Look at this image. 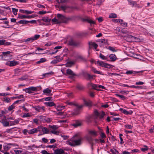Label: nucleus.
Returning <instances> with one entry per match:
<instances>
[{
  "label": "nucleus",
  "mask_w": 154,
  "mask_h": 154,
  "mask_svg": "<svg viewBox=\"0 0 154 154\" xmlns=\"http://www.w3.org/2000/svg\"><path fill=\"white\" fill-rule=\"evenodd\" d=\"M42 20L45 22H49L50 21L51 19H49L48 17H43L42 19Z\"/></svg>",
  "instance_id": "nucleus-40"
},
{
  "label": "nucleus",
  "mask_w": 154,
  "mask_h": 154,
  "mask_svg": "<svg viewBox=\"0 0 154 154\" xmlns=\"http://www.w3.org/2000/svg\"><path fill=\"white\" fill-rule=\"evenodd\" d=\"M41 153L42 154H50L47 151L45 150H43L41 152Z\"/></svg>",
  "instance_id": "nucleus-63"
},
{
  "label": "nucleus",
  "mask_w": 154,
  "mask_h": 154,
  "mask_svg": "<svg viewBox=\"0 0 154 154\" xmlns=\"http://www.w3.org/2000/svg\"><path fill=\"white\" fill-rule=\"evenodd\" d=\"M130 87H132V88H135L138 89H142L143 87L140 86H135L134 85H131Z\"/></svg>",
  "instance_id": "nucleus-55"
},
{
  "label": "nucleus",
  "mask_w": 154,
  "mask_h": 154,
  "mask_svg": "<svg viewBox=\"0 0 154 154\" xmlns=\"http://www.w3.org/2000/svg\"><path fill=\"white\" fill-rule=\"evenodd\" d=\"M92 71L94 72L95 73H96L97 74H100L101 75H103L102 73V72H101L100 71H97L96 70L95 68H92Z\"/></svg>",
  "instance_id": "nucleus-26"
},
{
  "label": "nucleus",
  "mask_w": 154,
  "mask_h": 154,
  "mask_svg": "<svg viewBox=\"0 0 154 154\" xmlns=\"http://www.w3.org/2000/svg\"><path fill=\"white\" fill-rule=\"evenodd\" d=\"M108 49L113 52H116V51L114 48L111 46L109 47Z\"/></svg>",
  "instance_id": "nucleus-54"
},
{
  "label": "nucleus",
  "mask_w": 154,
  "mask_h": 154,
  "mask_svg": "<svg viewBox=\"0 0 154 154\" xmlns=\"http://www.w3.org/2000/svg\"><path fill=\"white\" fill-rule=\"evenodd\" d=\"M147 98L151 100H154V91L147 93Z\"/></svg>",
  "instance_id": "nucleus-9"
},
{
  "label": "nucleus",
  "mask_w": 154,
  "mask_h": 154,
  "mask_svg": "<svg viewBox=\"0 0 154 154\" xmlns=\"http://www.w3.org/2000/svg\"><path fill=\"white\" fill-rule=\"evenodd\" d=\"M89 45L90 49H91L92 47H94L95 49H96L98 47L97 45L94 42H89Z\"/></svg>",
  "instance_id": "nucleus-12"
},
{
  "label": "nucleus",
  "mask_w": 154,
  "mask_h": 154,
  "mask_svg": "<svg viewBox=\"0 0 154 154\" xmlns=\"http://www.w3.org/2000/svg\"><path fill=\"white\" fill-rule=\"evenodd\" d=\"M52 21L54 22H56L57 24L60 23V22H59V21L58 19V18L57 19L56 18H54L52 19Z\"/></svg>",
  "instance_id": "nucleus-37"
},
{
  "label": "nucleus",
  "mask_w": 154,
  "mask_h": 154,
  "mask_svg": "<svg viewBox=\"0 0 154 154\" xmlns=\"http://www.w3.org/2000/svg\"><path fill=\"white\" fill-rule=\"evenodd\" d=\"M57 17L59 22L61 23H67L69 21L74 20L75 18V16H71L70 17H66L63 15L58 14L57 15Z\"/></svg>",
  "instance_id": "nucleus-2"
},
{
  "label": "nucleus",
  "mask_w": 154,
  "mask_h": 154,
  "mask_svg": "<svg viewBox=\"0 0 154 154\" xmlns=\"http://www.w3.org/2000/svg\"><path fill=\"white\" fill-rule=\"evenodd\" d=\"M88 87H89L90 86H91L94 88L98 91H101V90L100 89H97V88L98 87L99 88H101L103 89H105V88L104 86L101 85H98V87H97V85L91 83H88Z\"/></svg>",
  "instance_id": "nucleus-5"
},
{
  "label": "nucleus",
  "mask_w": 154,
  "mask_h": 154,
  "mask_svg": "<svg viewBox=\"0 0 154 154\" xmlns=\"http://www.w3.org/2000/svg\"><path fill=\"white\" fill-rule=\"evenodd\" d=\"M133 41H134L136 42H141L143 41V39L140 38L139 37H135L134 36Z\"/></svg>",
  "instance_id": "nucleus-21"
},
{
  "label": "nucleus",
  "mask_w": 154,
  "mask_h": 154,
  "mask_svg": "<svg viewBox=\"0 0 154 154\" xmlns=\"http://www.w3.org/2000/svg\"><path fill=\"white\" fill-rule=\"evenodd\" d=\"M51 92V90L49 89L48 88H47L43 91V93L46 94H50Z\"/></svg>",
  "instance_id": "nucleus-25"
},
{
  "label": "nucleus",
  "mask_w": 154,
  "mask_h": 154,
  "mask_svg": "<svg viewBox=\"0 0 154 154\" xmlns=\"http://www.w3.org/2000/svg\"><path fill=\"white\" fill-rule=\"evenodd\" d=\"M127 0L129 3V5L131 6L132 7H133L134 6L136 7L137 5H138V4H137V2L135 1H133L132 0Z\"/></svg>",
  "instance_id": "nucleus-14"
},
{
  "label": "nucleus",
  "mask_w": 154,
  "mask_h": 154,
  "mask_svg": "<svg viewBox=\"0 0 154 154\" xmlns=\"http://www.w3.org/2000/svg\"><path fill=\"white\" fill-rule=\"evenodd\" d=\"M11 44V43L9 42H7L4 39L0 40V45H9Z\"/></svg>",
  "instance_id": "nucleus-13"
},
{
  "label": "nucleus",
  "mask_w": 154,
  "mask_h": 154,
  "mask_svg": "<svg viewBox=\"0 0 154 154\" xmlns=\"http://www.w3.org/2000/svg\"><path fill=\"white\" fill-rule=\"evenodd\" d=\"M11 53V52L9 51H8L6 52H2V54L3 55L6 57L8 56V55Z\"/></svg>",
  "instance_id": "nucleus-48"
},
{
  "label": "nucleus",
  "mask_w": 154,
  "mask_h": 154,
  "mask_svg": "<svg viewBox=\"0 0 154 154\" xmlns=\"http://www.w3.org/2000/svg\"><path fill=\"white\" fill-rule=\"evenodd\" d=\"M109 57L111 61L113 62L116 60L117 57L114 54H111L109 56Z\"/></svg>",
  "instance_id": "nucleus-19"
},
{
  "label": "nucleus",
  "mask_w": 154,
  "mask_h": 154,
  "mask_svg": "<svg viewBox=\"0 0 154 154\" xmlns=\"http://www.w3.org/2000/svg\"><path fill=\"white\" fill-rule=\"evenodd\" d=\"M77 88L79 90H81L83 88V86L80 84H78L77 86Z\"/></svg>",
  "instance_id": "nucleus-49"
},
{
  "label": "nucleus",
  "mask_w": 154,
  "mask_h": 154,
  "mask_svg": "<svg viewBox=\"0 0 154 154\" xmlns=\"http://www.w3.org/2000/svg\"><path fill=\"white\" fill-rule=\"evenodd\" d=\"M105 115V112L103 111H102L101 114H100L99 116H99V118L100 119H102L103 118Z\"/></svg>",
  "instance_id": "nucleus-39"
},
{
  "label": "nucleus",
  "mask_w": 154,
  "mask_h": 154,
  "mask_svg": "<svg viewBox=\"0 0 154 154\" xmlns=\"http://www.w3.org/2000/svg\"><path fill=\"white\" fill-rule=\"evenodd\" d=\"M34 41L32 37L28 38L25 40L24 42L26 43H31Z\"/></svg>",
  "instance_id": "nucleus-29"
},
{
  "label": "nucleus",
  "mask_w": 154,
  "mask_h": 154,
  "mask_svg": "<svg viewBox=\"0 0 154 154\" xmlns=\"http://www.w3.org/2000/svg\"><path fill=\"white\" fill-rule=\"evenodd\" d=\"M144 147H145V148H142L141 149V150L143 151V152H145L146 151L148 150V147L147 146H145Z\"/></svg>",
  "instance_id": "nucleus-59"
},
{
  "label": "nucleus",
  "mask_w": 154,
  "mask_h": 154,
  "mask_svg": "<svg viewBox=\"0 0 154 154\" xmlns=\"http://www.w3.org/2000/svg\"><path fill=\"white\" fill-rule=\"evenodd\" d=\"M38 129H41L42 131L43 132L42 134H48L49 133V130L46 127H42L41 126L38 127Z\"/></svg>",
  "instance_id": "nucleus-10"
},
{
  "label": "nucleus",
  "mask_w": 154,
  "mask_h": 154,
  "mask_svg": "<svg viewBox=\"0 0 154 154\" xmlns=\"http://www.w3.org/2000/svg\"><path fill=\"white\" fill-rule=\"evenodd\" d=\"M82 138L75 135L66 142V144L71 146H75L82 144Z\"/></svg>",
  "instance_id": "nucleus-1"
},
{
  "label": "nucleus",
  "mask_w": 154,
  "mask_h": 154,
  "mask_svg": "<svg viewBox=\"0 0 154 154\" xmlns=\"http://www.w3.org/2000/svg\"><path fill=\"white\" fill-rule=\"evenodd\" d=\"M14 151L16 154H19L21 153L22 152V151L20 150H18L16 149H15L14 150Z\"/></svg>",
  "instance_id": "nucleus-60"
},
{
  "label": "nucleus",
  "mask_w": 154,
  "mask_h": 154,
  "mask_svg": "<svg viewBox=\"0 0 154 154\" xmlns=\"http://www.w3.org/2000/svg\"><path fill=\"white\" fill-rule=\"evenodd\" d=\"M116 95L119 97L121 98L122 100H124L125 99V97L123 95H120L118 94H116Z\"/></svg>",
  "instance_id": "nucleus-53"
},
{
  "label": "nucleus",
  "mask_w": 154,
  "mask_h": 154,
  "mask_svg": "<svg viewBox=\"0 0 154 154\" xmlns=\"http://www.w3.org/2000/svg\"><path fill=\"white\" fill-rule=\"evenodd\" d=\"M42 140L45 143H47L48 141V139H46L45 137L43 138L42 139Z\"/></svg>",
  "instance_id": "nucleus-64"
},
{
  "label": "nucleus",
  "mask_w": 154,
  "mask_h": 154,
  "mask_svg": "<svg viewBox=\"0 0 154 154\" xmlns=\"http://www.w3.org/2000/svg\"><path fill=\"white\" fill-rule=\"evenodd\" d=\"M18 23L20 24H27V21L26 20H20L18 22Z\"/></svg>",
  "instance_id": "nucleus-43"
},
{
  "label": "nucleus",
  "mask_w": 154,
  "mask_h": 154,
  "mask_svg": "<svg viewBox=\"0 0 154 154\" xmlns=\"http://www.w3.org/2000/svg\"><path fill=\"white\" fill-rule=\"evenodd\" d=\"M124 126L125 128L127 129H131L133 128V126L131 125H125Z\"/></svg>",
  "instance_id": "nucleus-50"
},
{
  "label": "nucleus",
  "mask_w": 154,
  "mask_h": 154,
  "mask_svg": "<svg viewBox=\"0 0 154 154\" xmlns=\"http://www.w3.org/2000/svg\"><path fill=\"white\" fill-rule=\"evenodd\" d=\"M75 106H76V107L74 109L72 114L73 115H77L80 113L81 109L84 106V105H79L78 104H75Z\"/></svg>",
  "instance_id": "nucleus-3"
},
{
  "label": "nucleus",
  "mask_w": 154,
  "mask_h": 154,
  "mask_svg": "<svg viewBox=\"0 0 154 154\" xmlns=\"http://www.w3.org/2000/svg\"><path fill=\"white\" fill-rule=\"evenodd\" d=\"M33 108L38 112H44L45 110V107L43 106L40 107L37 106Z\"/></svg>",
  "instance_id": "nucleus-11"
},
{
  "label": "nucleus",
  "mask_w": 154,
  "mask_h": 154,
  "mask_svg": "<svg viewBox=\"0 0 154 154\" xmlns=\"http://www.w3.org/2000/svg\"><path fill=\"white\" fill-rule=\"evenodd\" d=\"M85 20L87 21L88 23H90L91 24H95V22L94 21L91 20L89 18H87L85 19Z\"/></svg>",
  "instance_id": "nucleus-31"
},
{
  "label": "nucleus",
  "mask_w": 154,
  "mask_h": 154,
  "mask_svg": "<svg viewBox=\"0 0 154 154\" xmlns=\"http://www.w3.org/2000/svg\"><path fill=\"white\" fill-rule=\"evenodd\" d=\"M80 43L79 41H76L71 39L69 42V44L73 46H77L79 45Z\"/></svg>",
  "instance_id": "nucleus-6"
},
{
  "label": "nucleus",
  "mask_w": 154,
  "mask_h": 154,
  "mask_svg": "<svg viewBox=\"0 0 154 154\" xmlns=\"http://www.w3.org/2000/svg\"><path fill=\"white\" fill-rule=\"evenodd\" d=\"M31 115L29 114L28 113H24L23 116L22 117L23 118L27 117H28L31 116Z\"/></svg>",
  "instance_id": "nucleus-58"
},
{
  "label": "nucleus",
  "mask_w": 154,
  "mask_h": 154,
  "mask_svg": "<svg viewBox=\"0 0 154 154\" xmlns=\"http://www.w3.org/2000/svg\"><path fill=\"white\" fill-rule=\"evenodd\" d=\"M12 9L13 14L14 15H16L17 14V12L18 11V9L14 8H12Z\"/></svg>",
  "instance_id": "nucleus-41"
},
{
  "label": "nucleus",
  "mask_w": 154,
  "mask_h": 154,
  "mask_svg": "<svg viewBox=\"0 0 154 154\" xmlns=\"http://www.w3.org/2000/svg\"><path fill=\"white\" fill-rule=\"evenodd\" d=\"M19 122V119H15L14 121L10 122V126L18 124Z\"/></svg>",
  "instance_id": "nucleus-22"
},
{
  "label": "nucleus",
  "mask_w": 154,
  "mask_h": 154,
  "mask_svg": "<svg viewBox=\"0 0 154 154\" xmlns=\"http://www.w3.org/2000/svg\"><path fill=\"white\" fill-rule=\"evenodd\" d=\"M24 11H25V13H26L27 14H31L33 13L34 12V11H28V10H25Z\"/></svg>",
  "instance_id": "nucleus-61"
},
{
  "label": "nucleus",
  "mask_w": 154,
  "mask_h": 154,
  "mask_svg": "<svg viewBox=\"0 0 154 154\" xmlns=\"http://www.w3.org/2000/svg\"><path fill=\"white\" fill-rule=\"evenodd\" d=\"M46 105L49 106H52L55 105V104L53 102H48L46 103Z\"/></svg>",
  "instance_id": "nucleus-32"
},
{
  "label": "nucleus",
  "mask_w": 154,
  "mask_h": 154,
  "mask_svg": "<svg viewBox=\"0 0 154 154\" xmlns=\"http://www.w3.org/2000/svg\"><path fill=\"white\" fill-rule=\"evenodd\" d=\"M11 61V66H15L18 64V62L14 60Z\"/></svg>",
  "instance_id": "nucleus-27"
},
{
  "label": "nucleus",
  "mask_w": 154,
  "mask_h": 154,
  "mask_svg": "<svg viewBox=\"0 0 154 154\" xmlns=\"http://www.w3.org/2000/svg\"><path fill=\"white\" fill-rule=\"evenodd\" d=\"M3 99L4 101L6 103H8L11 102L10 98L8 97H5Z\"/></svg>",
  "instance_id": "nucleus-38"
},
{
  "label": "nucleus",
  "mask_w": 154,
  "mask_h": 154,
  "mask_svg": "<svg viewBox=\"0 0 154 154\" xmlns=\"http://www.w3.org/2000/svg\"><path fill=\"white\" fill-rule=\"evenodd\" d=\"M99 42L102 43L103 45H106L108 44L107 40L105 39H101L100 40Z\"/></svg>",
  "instance_id": "nucleus-30"
},
{
  "label": "nucleus",
  "mask_w": 154,
  "mask_h": 154,
  "mask_svg": "<svg viewBox=\"0 0 154 154\" xmlns=\"http://www.w3.org/2000/svg\"><path fill=\"white\" fill-rule=\"evenodd\" d=\"M55 58H56V60L57 62L60 61L63 59V57H60L59 56H56Z\"/></svg>",
  "instance_id": "nucleus-52"
},
{
  "label": "nucleus",
  "mask_w": 154,
  "mask_h": 154,
  "mask_svg": "<svg viewBox=\"0 0 154 154\" xmlns=\"http://www.w3.org/2000/svg\"><path fill=\"white\" fill-rule=\"evenodd\" d=\"M2 123L4 126L6 127L10 125V122L6 121H4L2 122Z\"/></svg>",
  "instance_id": "nucleus-33"
},
{
  "label": "nucleus",
  "mask_w": 154,
  "mask_h": 154,
  "mask_svg": "<svg viewBox=\"0 0 154 154\" xmlns=\"http://www.w3.org/2000/svg\"><path fill=\"white\" fill-rule=\"evenodd\" d=\"M109 17L110 18H114L117 17V15L114 13H111L109 16Z\"/></svg>",
  "instance_id": "nucleus-34"
},
{
  "label": "nucleus",
  "mask_w": 154,
  "mask_h": 154,
  "mask_svg": "<svg viewBox=\"0 0 154 154\" xmlns=\"http://www.w3.org/2000/svg\"><path fill=\"white\" fill-rule=\"evenodd\" d=\"M134 36L130 35H127L124 36V39L127 41L130 42L133 41Z\"/></svg>",
  "instance_id": "nucleus-8"
},
{
  "label": "nucleus",
  "mask_w": 154,
  "mask_h": 154,
  "mask_svg": "<svg viewBox=\"0 0 154 154\" xmlns=\"http://www.w3.org/2000/svg\"><path fill=\"white\" fill-rule=\"evenodd\" d=\"M40 37V35H35L33 37H32L34 41H35L36 40L38 39Z\"/></svg>",
  "instance_id": "nucleus-47"
},
{
  "label": "nucleus",
  "mask_w": 154,
  "mask_h": 154,
  "mask_svg": "<svg viewBox=\"0 0 154 154\" xmlns=\"http://www.w3.org/2000/svg\"><path fill=\"white\" fill-rule=\"evenodd\" d=\"M46 59L45 58H41L40 60L37 62V64H39L45 62L46 61Z\"/></svg>",
  "instance_id": "nucleus-36"
},
{
  "label": "nucleus",
  "mask_w": 154,
  "mask_h": 154,
  "mask_svg": "<svg viewBox=\"0 0 154 154\" xmlns=\"http://www.w3.org/2000/svg\"><path fill=\"white\" fill-rule=\"evenodd\" d=\"M66 73L67 74L71 75L69 78H72L75 75L73 73V71L70 69H68L66 70Z\"/></svg>",
  "instance_id": "nucleus-16"
},
{
  "label": "nucleus",
  "mask_w": 154,
  "mask_h": 154,
  "mask_svg": "<svg viewBox=\"0 0 154 154\" xmlns=\"http://www.w3.org/2000/svg\"><path fill=\"white\" fill-rule=\"evenodd\" d=\"M74 64V62L72 61H69L66 64V66L68 67H71Z\"/></svg>",
  "instance_id": "nucleus-46"
},
{
  "label": "nucleus",
  "mask_w": 154,
  "mask_h": 154,
  "mask_svg": "<svg viewBox=\"0 0 154 154\" xmlns=\"http://www.w3.org/2000/svg\"><path fill=\"white\" fill-rule=\"evenodd\" d=\"M72 125L75 127H77L81 125V123L78 120H76L75 122L73 123Z\"/></svg>",
  "instance_id": "nucleus-18"
},
{
  "label": "nucleus",
  "mask_w": 154,
  "mask_h": 154,
  "mask_svg": "<svg viewBox=\"0 0 154 154\" xmlns=\"http://www.w3.org/2000/svg\"><path fill=\"white\" fill-rule=\"evenodd\" d=\"M27 79V76L26 75H24L22 77L19 78L18 79L19 80L23 81Z\"/></svg>",
  "instance_id": "nucleus-42"
},
{
  "label": "nucleus",
  "mask_w": 154,
  "mask_h": 154,
  "mask_svg": "<svg viewBox=\"0 0 154 154\" xmlns=\"http://www.w3.org/2000/svg\"><path fill=\"white\" fill-rule=\"evenodd\" d=\"M100 57L103 60H106L107 59V58L106 56H104L101 53H100Z\"/></svg>",
  "instance_id": "nucleus-44"
},
{
  "label": "nucleus",
  "mask_w": 154,
  "mask_h": 154,
  "mask_svg": "<svg viewBox=\"0 0 154 154\" xmlns=\"http://www.w3.org/2000/svg\"><path fill=\"white\" fill-rule=\"evenodd\" d=\"M65 107V106H57L56 109L58 111H59L62 109H64V108Z\"/></svg>",
  "instance_id": "nucleus-57"
},
{
  "label": "nucleus",
  "mask_w": 154,
  "mask_h": 154,
  "mask_svg": "<svg viewBox=\"0 0 154 154\" xmlns=\"http://www.w3.org/2000/svg\"><path fill=\"white\" fill-rule=\"evenodd\" d=\"M40 119L39 121L41 122H45V117L42 116H39L38 117Z\"/></svg>",
  "instance_id": "nucleus-28"
},
{
  "label": "nucleus",
  "mask_w": 154,
  "mask_h": 154,
  "mask_svg": "<svg viewBox=\"0 0 154 154\" xmlns=\"http://www.w3.org/2000/svg\"><path fill=\"white\" fill-rule=\"evenodd\" d=\"M49 126L50 127V128H51L54 130L57 129L58 128V127L56 125H53L52 126H51V125H49Z\"/></svg>",
  "instance_id": "nucleus-51"
},
{
  "label": "nucleus",
  "mask_w": 154,
  "mask_h": 154,
  "mask_svg": "<svg viewBox=\"0 0 154 154\" xmlns=\"http://www.w3.org/2000/svg\"><path fill=\"white\" fill-rule=\"evenodd\" d=\"M30 16H26L24 15H22L20 16V17L21 19H24L29 18Z\"/></svg>",
  "instance_id": "nucleus-62"
},
{
  "label": "nucleus",
  "mask_w": 154,
  "mask_h": 154,
  "mask_svg": "<svg viewBox=\"0 0 154 154\" xmlns=\"http://www.w3.org/2000/svg\"><path fill=\"white\" fill-rule=\"evenodd\" d=\"M134 72H135L133 71L129 70L126 72L125 73L127 75H130L134 73Z\"/></svg>",
  "instance_id": "nucleus-56"
},
{
  "label": "nucleus",
  "mask_w": 154,
  "mask_h": 154,
  "mask_svg": "<svg viewBox=\"0 0 154 154\" xmlns=\"http://www.w3.org/2000/svg\"><path fill=\"white\" fill-rule=\"evenodd\" d=\"M15 107V105L13 104V103L12 105L9 106L8 109V110L9 111H11Z\"/></svg>",
  "instance_id": "nucleus-45"
},
{
  "label": "nucleus",
  "mask_w": 154,
  "mask_h": 154,
  "mask_svg": "<svg viewBox=\"0 0 154 154\" xmlns=\"http://www.w3.org/2000/svg\"><path fill=\"white\" fill-rule=\"evenodd\" d=\"M97 63L99 64L100 66L106 68H109L110 67V65L108 64L105 63L101 61H97Z\"/></svg>",
  "instance_id": "nucleus-7"
},
{
  "label": "nucleus",
  "mask_w": 154,
  "mask_h": 154,
  "mask_svg": "<svg viewBox=\"0 0 154 154\" xmlns=\"http://www.w3.org/2000/svg\"><path fill=\"white\" fill-rule=\"evenodd\" d=\"M55 154H64V151L61 149H57L54 150Z\"/></svg>",
  "instance_id": "nucleus-15"
},
{
  "label": "nucleus",
  "mask_w": 154,
  "mask_h": 154,
  "mask_svg": "<svg viewBox=\"0 0 154 154\" xmlns=\"http://www.w3.org/2000/svg\"><path fill=\"white\" fill-rule=\"evenodd\" d=\"M54 74V72L52 71H51L50 72L46 73L44 74L43 75L46 77H48L49 75H53Z\"/></svg>",
  "instance_id": "nucleus-35"
},
{
  "label": "nucleus",
  "mask_w": 154,
  "mask_h": 154,
  "mask_svg": "<svg viewBox=\"0 0 154 154\" xmlns=\"http://www.w3.org/2000/svg\"><path fill=\"white\" fill-rule=\"evenodd\" d=\"M23 90L26 93L31 94L33 93V91H37V87H32L24 89Z\"/></svg>",
  "instance_id": "nucleus-4"
},
{
  "label": "nucleus",
  "mask_w": 154,
  "mask_h": 154,
  "mask_svg": "<svg viewBox=\"0 0 154 154\" xmlns=\"http://www.w3.org/2000/svg\"><path fill=\"white\" fill-rule=\"evenodd\" d=\"M120 110L122 111V112L124 113L125 114H131L132 112H129L127 111L125 109H123L122 108H120Z\"/></svg>",
  "instance_id": "nucleus-23"
},
{
  "label": "nucleus",
  "mask_w": 154,
  "mask_h": 154,
  "mask_svg": "<svg viewBox=\"0 0 154 154\" xmlns=\"http://www.w3.org/2000/svg\"><path fill=\"white\" fill-rule=\"evenodd\" d=\"M84 104L87 106H91L92 105L91 102L90 100L88 101L85 100H84Z\"/></svg>",
  "instance_id": "nucleus-24"
},
{
  "label": "nucleus",
  "mask_w": 154,
  "mask_h": 154,
  "mask_svg": "<svg viewBox=\"0 0 154 154\" xmlns=\"http://www.w3.org/2000/svg\"><path fill=\"white\" fill-rule=\"evenodd\" d=\"M89 134L90 135L94 137H95L97 135V132L95 130H91L89 131Z\"/></svg>",
  "instance_id": "nucleus-17"
},
{
  "label": "nucleus",
  "mask_w": 154,
  "mask_h": 154,
  "mask_svg": "<svg viewBox=\"0 0 154 154\" xmlns=\"http://www.w3.org/2000/svg\"><path fill=\"white\" fill-rule=\"evenodd\" d=\"M37 132L38 129L34 128L32 129L29 130L28 131V133L29 134H33L37 133Z\"/></svg>",
  "instance_id": "nucleus-20"
}]
</instances>
